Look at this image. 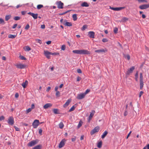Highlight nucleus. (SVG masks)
Instances as JSON below:
<instances>
[{
  "label": "nucleus",
  "mask_w": 149,
  "mask_h": 149,
  "mask_svg": "<svg viewBox=\"0 0 149 149\" xmlns=\"http://www.w3.org/2000/svg\"><path fill=\"white\" fill-rule=\"evenodd\" d=\"M40 122L39 120H35L32 123V126L34 128H36L39 125Z\"/></svg>",
  "instance_id": "1"
},
{
  "label": "nucleus",
  "mask_w": 149,
  "mask_h": 149,
  "mask_svg": "<svg viewBox=\"0 0 149 149\" xmlns=\"http://www.w3.org/2000/svg\"><path fill=\"white\" fill-rule=\"evenodd\" d=\"M56 4L57 6V7L59 9H63V3L61 1H57L56 2Z\"/></svg>",
  "instance_id": "2"
},
{
  "label": "nucleus",
  "mask_w": 149,
  "mask_h": 149,
  "mask_svg": "<svg viewBox=\"0 0 149 149\" xmlns=\"http://www.w3.org/2000/svg\"><path fill=\"white\" fill-rule=\"evenodd\" d=\"M91 53L89 51L86 49H81L80 54L90 55Z\"/></svg>",
  "instance_id": "3"
},
{
  "label": "nucleus",
  "mask_w": 149,
  "mask_h": 149,
  "mask_svg": "<svg viewBox=\"0 0 149 149\" xmlns=\"http://www.w3.org/2000/svg\"><path fill=\"white\" fill-rule=\"evenodd\" d=\"M139 8L141 10L146 9L149 8V3L148 4H144L139 6Z\"/></svg>",
  "instance_id": "4"
},
{
  "label": "nucleus",
  "mask_w": 149,
  "mask_h": 149,
  "mask_svg": "<svg viewBox=\"0 0 149 149\" xmlns=\"http://www.w3.org/2000/svg\"><path fill=\"white\" fill-rule=\"evenodd\" d=\"M99 130V128L98 127H96L94 128L90 132L91 134V135H93L96 132H98Z\"/></svg>",
  "instance_id": "5"
},
{
  "label": "nucleus",
  "mask_w": 149,
  "mask_h": 149,
  "mask_svg": "<svg viewBox=\"0 0 149 149\" xmlns=\"http://www.w3.org/2000/svg\"><path fill=\"white\" fill-rule=\"evenodd\" d=\"M37 142L36 140H33L29 142L27 144V146H28L31 147L37 144Z\"/></svg>",
  "instance_id": "6"
},
{
  "label": "nucleus",
  "mask_w": 149,
  "mask_h": 149,
  "mask_svg": "<svg viewBox=\"0 0 149 149\" xmlns=\"http://www.w3.org/2000/svg\"><path fill=\"white\" fill-rule=\"evenodd\" d=\"M8 123L9 125H11L14 124V119L13 117L10 116L9 117L8 120Z\"/></svg>",
  "instance_id": "7"
},
{
  "label": "nucleus",
  "mask_w": 149,
  "mask_h": 149,
  "mask_svg": "<svg viewBox=\"0 0 149 149\" xmlns=\"http://www.w3.org/2000/svg\"><path fill=\"white\" fill-rule=\"evenodd\" d=\"M65 141V139H63L60 142L58 145L59 148H61L64 146Z\"/></svg>",
  "instance_id": "8"
},
{
  "label": "nucleus",
  "mask_w": 149,
  "mask_h": 149,
  "mask_svg": "<svg viewBox=\"0 0 149 149\" xmlns=\"http://www.w3.org/2000/svg\"><path fill=\"white\" fill-rule=\"evenodd\" d=\"M107 51V49L106 48L104 49H98L95 51V52L98 53H100L101 52L105 53Z\"/></svg>",
  "instance_id": "9"
},
{
  "label": "nucleus",
  "mask_w": 149,
  "mask_h": 149,
  "mask_svg": "<svg viewBox=\"0 0 149 149\" xmlns=\"http://www.w3.org/2000/svg\"><path fill=\"white\" fill-rule=\"evenodd\" d=\"M28 14L31 16L35 19H36L38 18V15L37 13L35 14L30 12L28 13Z\"/></svg>",
  "instance_id": "10"
},
{
  "label": "nucleus",
  "mask_w": 149,
  "mask_h": 149,
  "mask_svg": "<svg viewBox=\"0 0 149 149\" xmlns=\"http://www.w3.org/2000/svg\"><path fill=\"white\" fill-rule=\"evenodd\" d=\"M85 95L84 93H80L77 95V98L79 100H81L84 98Z\"/></svg>",
  "instance_id": "11"
},
{
  "label": "nucleus",
  "mask_w": 149,
  "mask_h": 149,
  "mask_svg": "<svg viewBox=\"0 0 149 149\" xmlns=\"http://www.w3.org/2000/svg\"><path fill=\"white\" fill-rule=\"evenodd\" d=\"M63 24L65 26H70L72 25V23L67 22L66 19L64 21Z\"/></svg>",
  "instance_id": "12"
},
{
  "label": "nucleus",
  "mask_w": 149,
  "mask_h": 149,
  "mask_svg": "<svg viewBox=\"0 0 149 149\" xmlns=\"http://www.w3.org/2000/svg\"><path fill=\"white\" fill-rule=\"evenodd\" d=\"M135 69L134 66H132L127 72V74L129 75L130 73H132Z\"/></svg>",
  "instance_id": "13"
},
{
  "label": "nucleus",
  "mask_w": 149,
  "mask_h": 149,
  "mask_svg": "<svg viewBox=\"0 0 149 149\" xmlns=\"http://www.w3.org/2000/svg\"><path fill=\"white\" fill-rule=\"evenodd\" d=\"M95 113V111L94 110H92L91 112L90 113V115L89 116L88 120V121L89 122L91 120V119L92 118L93 116Z\"/></svg>",
  "instance_id": "14"
},
{
  "label": "nucleus",
  "mask_w": 149,
  "mask_h": 149,
  "mask_svg": "<svg viewBox=\"0 0 149 149\" xmlns=\"http://www.w3.org/2000/svg\"><path fill=\"white\" fill-rule=\"evenodd\" d=\"M44 54L45 56L48 58H50V55H51V52H50L48 51H44Z\"/></svg>",
  "instance_id": "15"
},
{
  "label": "nucleus",
  "mask_w": 149,
  "mask_h": 149,
  "mask_svg": "<svg viewBox=\"0 0 149 149\" xmlns=\"http://www.w3.org/2000/svg\"><path fill=\"white\" fill-rule=\"evenodd\" d=\"M95 33L93 31H89L88 32V36L91 38H94Z\"/></svg>",
  "instance_id": "16"
},
{
  "label": "nucleus",
  "mask_w": 149,
  "mask_h": 149,
  "mask_svg": "<svg viewBox=\"0 0 149 149\" xmlns=\"http://www.w3.org/2000/svg\"><path fill=\"white\" fill-rule=\"evenodd\" d=\"M26 67V65L24 64H19L17 65V68L21 69L24 68Z\"/></svg>",
  "instance_id": "17"
},
{
  "label": "nucleus",
  "mask_w": 149,
  "mask_h": 149,
  "mask_svg": "<svg viewBox=\"0 0 149 149\" xmlns=\"http://www.w3.org/2000/svg\"><path fill=\"white\" fill-rule=\"evenodd\" d=\"M52 104L51 103H47L43 106V108L44 109H47L48 108L52 107Z\"/></svg>",
  "instance_id": "18"
},
{
  "label": "nucleus",
  "mask_w": 149,
  "mask_h": 149,
  "mask_svg": "<svg viewBox=\"0 0 149 149\" xmlns=\"http://www.w3.org/2000/svg\"><path fill=\"white\" fill-rule=\"evenodd\" d=\"M128 20V18L126 17H123L119 21L120 22H125Z\"/></svg>",
  "instance_id": "19"
},
{
  "label": "nucleus",
  "mask_w": 149,
  "mask_h": 149,
  "mask_svg": "<svg viewBox=\"0 0 149 149\" xmlns=\"http://www.w3.org/2000/svg\"><path fill=\"white\" fill-rule=\"evenodd\" d=\"M71 101V100L70 99L68 100L66 103L63 105V107H65L68 106L70 102Z\"/></svg>",
  "instance_id": "20"
},
{
  "label": "nucleus",
  "mask_w": 149,
  "mask_h": 149,
  "mask_svg": "<svg viewBox=\"0 0 149 149\" xmlns=\"http://www.w3.org/2000/svg\"><path fill=\"white\" fill-rule=\"evenodd\" d=\"M28 81L27 80H26L25 82H23L21 85L24 88H25L26 86L28 85Z\"/></svg>",
  "instance_id": "21"
},
{
  "label": "nucleus",
  "mask_w": 149,
  "mask_h": 149,
  "mask_svg": "<svg viewBox=\"0 0 149 149\" xmlns=\"http://www.w3.org/2000/svg\"><path fill=\"white\" fill-rule=\"evenodd\" d=\"M81 6L82 7H88L89 6V5L86 2H84L82 3L81 4Z\"/></svg>",
  "instance_id": "22"
},
{
  "label": "nucleus",
  "mask_w": 149,
  "mask_h": 149,
  "mask_svg": "<svg viewBox=\"0 0 149 149\" xmlns=\"http://www.w3.org/2000/svg\"><path fill=\"white\" fill-rule=\"evenodd\" d=\"M24 49L26 51H29L31 50V48L28 46L24 47Z\"/></svg>",
  "instance_id": "23"
},
{
  "label": "nucleus",
  "mask_w": 149,
  "mask_h": 149,
  "mask_svg": "<svg viewBox=\"0 0 149 149\" xmlns=\"http://www.w3.org/2000/svg\"><path fill=\"white\" fill-rule=\"evenodd\" d=\"M108 133V132L107 131H105L103 133V134L102 136V139H104L105 138V137L106 136L107 134Z\"/></svg>",
  "instance_id": "24"
},
{
  "label": "nucleus",
  "mask_w": 149,
  "mask_h": 149,
  "mask_svg": "<svg viewBox=\"0 0 149 149\" xmlns=\"http://www.w3.org/2000/svg\"><path fill=\"white\" fill-rule=\"evenodd\" d=\"M53 111L54 113L55 114H59L58 110L57 109H54L53 110Z\"/></svg>",
  "instance_id": "25"
},
{
  "label": "nucleus",
  "mask_w": 149,
  "mask_h": 149,
  "mask_svg": "<svg viewBox=\"0 0 149 149\" xmlns=\"http://www.w3.org/2000/svg\"><path fill=\"white\" fill-rule=\"evenodd\" d=\"M72 52L74 53L80 54V50H74Z\"/></svg>",
  "instance_id": "26"
},
{
  "label": "nucleus",
  "mask_w": 149,
  "mask_h": 149,
  "mask_svg": "<svg viewBox=\"0 0 149 149\" xmlns=\"http://www.w3.org/2000/svg\"><path fill=\"white\" fill-rule=\"evenodd\" d=\"M41 145H39L33 148L32 149H41Z\"/></svg>",
  "instance_id": "27"
},
{
  "label": "nucleus",
  "mask_w": 149,
  "mask_h": 149,
  "mask_svg": "<svg viewBox=\"0 0 149 149\" xmlns=\"http://www.w3.org/2000/svg\"><path fill=\"white\" fill-rule=\"evenodd\" d=\"M102 145V142L101 141H100L97 143V147L99 148H101Z\"/></svg>",
  "instance_id": "28"
},
{
  "label": "nucleus",
  "mask_w": 149,
  "mask_h": 149,
  "mask_svg": "<svg viewBox=\"0 0 149 149\" xmlns=\"http://www.w3.org/2000/svg\"><path fill=\"white\" fill-rule=\"evenodd\" d=\"M83 123V122L81 120H80L79 122L78 125L77 126V128L78 129L81 126Z\"/></svg>",
  "instance_id": "29"
},
{
  "label": "nucleus",
  "mask_w": 149,
  "mask_h": 149,
  "mask_svg": "<svg viewBox=\"0 0 149 149\" xmlns=\"http://www.w3.org/2000/svg\"><path fill=\"white\" fill-rule=\"evenodd\" d=\"M140 89H141L143 87V80L140 81Z\"/></svg>",
  "instance_id": "30"
},
{
  "label": "nucleus",
  "mask_w": 149,
  "mask_h": 149,
  "mask_svg": "<svg viewBox=\"0 0 149 149\" xmlns=\"http://www.w3.org/2000/svg\"><path fill=\"white\" fill-rule=\"evenodd\" d=\"M16 35H13L12 34H10L8 36V37L9 38H14L16 37Z\"/></svg>",
  "instance_id": "31"
},
{
  "label": "nucleus",
  "mask_w": 149,
  "mask_h": 149,
  "mask_svg": "<svg viewBox=\"0 0 149 149\" xmlns=\"http://www.w3.org/2000/svg\"><path fill=\"white\" fill-rule=\"evenodd\" d=\"M59 127L62 129L64 127V125L62 122H61L58 125Z\"/></svg>",
  "instance_id": "32"
},
{
  "label": "nucleus",
  "mask_w": 149,
  "mask_h": 149,
  "mask_svg": "<svg viewBox=\"0 0 149 149\" xmlns=\"http://www.w3.org/2000/svg\"><path fill=\"white\" fill-rule=\"evenodd\" d=\"M75 105H73L69 110V112H71L72 111H74L75 109L76 106H75Z\"/></svg>",
  "instance_id": "33"
},
{
  "label": "nucleus",
  "mask_w": 149,
  "mask_h": 149,
  "mask_svg": "<svg viewBox=\"0 0 149 149\" xmlns=\"http://www.w3.org/2000/svg\"><path fill=\"white\" fill-rule=\"evenodd\" d=\"M77 15L76 14H74L72 15V18L74 21H76L77 19Z\"/></svg>",
  "instance_id": "34"
},
{
  "label": "nucleus",
  "mask_w": 149,
  "mask_h": 149,
  "mask_svg": "<svg viewBox=\"0 0 149 149\" xmlns=\"http://www.w3.org/2000/svg\"><path fill=\"white\" fill-rule=\"evenodd\" d=\"M124 7H116V11H119L122 10L124 8Z\"/></svg>",
  "instance_id": "35"
},
{
  "label": "nucleus",
  "mask_w": 149,
  "mask_h": 149,
  "mask_svg": "<svg viewBox=\"0 0 149 149\" xmlns=\"http://www.w3.org/2000/svg\"><path fill=\"white\" fill-rule=\"evenodd\" d=\"M11 17V16L10 15H6L5 17V20L6 21H7Z\"/></svg>",
  "instance_id": "36"
},
{
  "label": "nucleus",
  "mask_w": 149,
  "mask_h": 149,
  "mask_svg": "<svg viewBox=\"0 0 149 149\" xmlns=\"http://www.w3.org/2000/svg\"><path fill=\"white\" fill-rule=\"evenodd\" d=\"M43 5L41 4L38 5L37 6V8L39 10L41 9V8L43 7Z\"/></svg>",
  "instance_id": "37"
},
{
  "label": "nucleus",
  "mask_w": 149,
  "mask_h": 149,
  "mask_svg": "<svg viewBox=\"0 0 149 149\" xmlns=\"http://www.w3.org/2000/svg\"><path fill=\"white\" fill-rule=\"evenodd\" d=\"M56 96L57 97H59L60 96V93L59 91L56 92Z\"/></svg>",
  "instance_id": "38"
},
{
  "label": "nucleus",
  "mask_w": 149,
  "mask_h": 149,
  "mask_svg": "<svg viewBox=\"0 0 149 149\" xmlns=\"http://www.w3.org/2000/svg\"><path fill=\"white\" fill-rule=\"evenodd\" d=\"M20 17L19 16H15V17L13 18V19L15 20H18L20 19Z\"/></svg>",
  "instance_id": "39"
},
{
  "label": "nucleus",
  "mask_w": 149,
  "mask_h": 149,
  "mask_svg": "<svg viewBox=\"0 0 149 149\" xmlns=\"http://www.w3.org/2000/svg\"><path fill=\"white\" fill-rule=\"evenodd\" d=\"M87 27V26L86 25H84L82 28L81 30L82 31H84Z\"/></svg>",
  "instance_id": "40"
},
{
  "label": "nucleus",
  "mask_w": 149,
  "mask_h": 149,
  "mask_svg": "<svg viewBox=\"0 0 149 149\" xmlns=\"http://www.w3.org/2000/svg\"><path fill=\"white\" fill-rule=\"evenodd\" d=\"M139 3H147V1L146 0H137Z\"/></svg>",
  "instance_id": "41"
},
{
  "label": "nucleus",
  "mask_w": 149,
  "mask_h": 149,
  "mask_svg": "<svg viewBox=\"0 0 149 149\" xmlns=\"http://www.w3.org/2000/svg\"><path fill=\"white\" fill-rule=\"evenodd\" d=\"M140 81L143 80L142 73H140Z\"/></svg>",
  "instance_id": "42"
},
{
  "label": "nucleus",
  "mask_w": 149,
  "mask_h": 149,
  "mask_svg": "<svg viewBox=\"0 0 149 149\" xmlns=\"http://www.w3.org/2000/svg\"><path fill=\"white\" fill-rule=\"evenodd\" d=\"M19 57L20 59L22 60H26V58L23 56H20Z\"/></svg>",
  "instance_id": "43"
},
{
  "label": "nucleus",
  "mask_w": 149,
  "mask_h": 149,
  "mask_svg": "<svg viewBox=\"0 0 149 149\" xmlns=\"http://www.w3.org/2000/svg\"><path fill=\"white\" fill-rule=\"evenodd\" d=\"M65 48H66L65 45H63L62 46L61 49V50H64L65 49Z\"/></svg>",
  "instance_id": "44"
},
{
  "label": "nucleus",
  "mask_w": 149,
  "mask_h": 149,
  "mask_svg": "<svg viewBox=\"0 0 149 149\" xmlns=\"http://www.w3.org/2000/svg\"><path fill=\"white\" fill-rule=\"evenodd\" d=\"M32 108H29L26 110V113L27 114L32 110Z\"/></svg>",
  "instance_id": "45"
},
{
  "label": "nucleus",
  "mask_w": 149,
  "mask_h": 149,
  "mask_svg": "<svg viewBox=\"0 0 149 149\" xmlns=\"http://www.w3.org/2000/svg\"><path fill=\"white\" fill-rule=\"evenodd\" d=\"M90 90L89 89H87L86 90L85 92L84 93H83L86 95V94H87L88 93L90 92Z\"/></svg>",
  "instance_id": "46"
},
{
  "label": "nucleus",
  "mask_w": 149,
  "mask_h": 149,
  "mask_svg": "<svg viewBox=\"0 0 149 149\" xmlns=\"http://www.w3.org/2000/svg\"><path fill=\"white\" fill-rule=\"evenodd\" d=\"M30 27V26L29 24H27L25 28V29L26 30H28Z\"/></svg>",
  "instance_id": "47"
},
{
  "label": "nucleus",
  "mask_w": 149,
  "mask_h": 149,
  "mask_svg": "<svg viewBox=\"0 0 149 149\" xmlns=\"http://www.w3.org/2000/svg\"><path fill=\"white\" fill-rule=\"evenodd\" d=\"M118 31V29L116 27L115 28L113 31L114 33H117Z\"/></svg>",
  "instance_id": "48"
},
{
  "label": "nucleus",
  "mask_w": 149,
  "mask_h": 149,
  "mask_svg": "<svg viewBox=\"0 0 149 149\" xmlns=\"http://www.w3.org/2000/svg\"><path fill=\"white\" fill-rule=\"evenodd\" d=\"M108 40L106 38H103L102 40V41L103 42H106L108 41Z\"/></svg>",
  "instance_id": "49"
},
{
  "label": "nucleus",
  "mask_w": 149,
  "mask_h": 149,
  "mask_svg": "<svg viewBox=\"0 0 149 149\" xmlns=\"http://www.w3.org/2000/svg\"><path fill=\"white\" fill-rule=\"evenodd\" d=\"M77 72L78 73H82V71L80 69H78L77 70Z\"/></svg>",
  "instance_id": "50"
},
{
  "label": "nucleus",
  "mask_w": 149,
  "mask_h": 149,
  "mask_svg": "<svg viewBox=\"0 0 149 149\" xmlns=\"http://www.w3.org/2000/svg\"><path fill=\"white\" fill-rule=\"evenodd\" d=\"M143 92L142 91H141L140 92L139 94V97L140 98L142 95L143 94Z\"/></svg>",
  "instance_id": "51"
},
{
  "label": "nucleus",
  "mask_w": 149,
  "mask_h": 149,
  "mask_svg": "<svg viewBox=\"0 0 149 149\" xmlns=\"http://www.w3.org/2000/svg\"><path fill=\"white\" fill-rule=\"evenodd\" d=\"M42 130L41 129H40L39 130V134L41 135H42Z\"/></svg>",
  "instance_id": "52"
},
{
  "label": "nucleus",
  "mask_w": 149,
  "mask_h": 149,
  "mask_svg": "<svg viewBox=\"0 0 149 149\" xmlns=\"http://www.w3.org/2000/svg\"><path fill=\"white\" fill-rule=\"evenodd\" d=\"M4 118H5L3 116H1V117H0V121L2 120H4Z\"/></svg>",
  "instance_id": "53"
},
{
  "label": "nucleus",
  "mask_w": 149,
  "mask_h": 149,
  "mask_svg": "<svg viewBox=\"0 0 149 149\" xmlns=\"http://www.w3.org/2000/svg\"><path fill=\"white\" fill-rule=\"evenodd\" d=\"M68 11H66L65 12L63 13H60L59 14V15H63L67 13H68Z\"/></svg>",
  "instance_id": "54"
},
{
  "label": "nucleus",
  "mask_w": 149,
  "mask_h": 149,
  "mask_svg": "<svg viewBox=\"0 0 149 149\" xmlns=\"http://www.w3.org/2000/svg\"><path fill=\"white\" fill-rule=\"evenodd\" d=\"M36 41L37 42H38L40 43V44L42 43V41L40 39H37L36 40Z\"/></svg>",
  "instance_id": "55"
},
{
  "label": "nucleus",
  "mask_w": 149,
  "mask_h": 149,
  "mask_svg": "<svg viewBox=\"0 0 149 149\" xmlns=\"http://www.w3.org/2000/svg\"><path fill=\"white\" fill-rule=\"evenodd\" d=\"M19 94L18 93H16L15 94V97L16 98H18L19 97Z\"/></svg>",
  "instance_id": "56"
},
{
  "label": "nucleus",
  "mask_w": 149,
  "mask_h": 149,
  "mask_svg": "<svg viewBox=\"0 0 149 149\" xmlns=\"http://www.w3.org/2000/svg\"><path fill=\"white\" fill-rule=\"evenodd\" d=\"M17 24H15L12 27L13 29H15L17 26Z\"/></svg>",
  "instance_id": "57"
},
{
  "label": "nucleus",
  "mask_w": 149,
  "mask_h": 149,
  "mask_svg": "<svg viewBox=\"0 0 149 149\" xmlns=\"http://www.w3.org/2000/svg\"><path fill=\"white\" fill-rule=\"evenodd\" d=\"M81 79V77H79V76H78L77 78V81H80Z\"/></svg>",
  "instance_id": "58"
},
{
  "label": "nucleus",
  "mask_w": 149,
  "mask_h": 149,
  "mask_svg": "<svg viewBox=\"0 0 149 149\" xmlns=\"http://www.w3.org/2000/svg\"><path fill=\"white\" fill-rule=\"evenodd\" d=\"M76 139V137H74V138H72L71 139V140L72 141L74 142L75 141Z\"/></svg>",
  "instance_id": "59"
},
{
  "label": "nucleus",
  "mask_w": 149,
  "mask_h": 149,
  "mask_svg": "<svg viewBox=\"0 0 149 149\" xmlns=\"http://www.w3.org/2000/svg\"><path fill=\"white\" fill-rule=\"evenodd\" d=\"M126 57L128 60H130V56L129 55H127L126 56Z\"/></svg>",
  "instance_id": "60"
},
{
  "label": "nucleus",
  "mask_w": 149,
  "mask_h": 149,
  "mask_svg": "<svg viewBox=\"0 0 149 149\" xmlns=\"http://www.w3.org/2000/svg\"><path fill=\"white\" fill-rule=\"evenodd\" d=\"M41 28L42 29H44L45 28V25H42L41 26Z\"/></svg>",
  "instance_id": "61"
},
{
  "label": "nucleus",
  "mask_w": 149,
  "mask_h": 149,
  "mask_svg": "<svg viewBox=\"0 0 149 149\" xmlns=\"http://www.w3.org/2000/svg\"><path fill=\"white\" fill-rule=\"evenodd\" d=\"M51 41H48L46 42V43L48 45H50L51 43Z\"/></svg>",
  "instance_id": "62"
},
{
  "label": "nucleus",
  "mask_w": 149,
  "mask_h": 149,
  "mask_svg": "<svg viewBox=\"0 0 149 149\" xmlns=\"http://www.w3.org/2000/svg\"><path fill=\"white\" fill-rule=\"evenodd\" d=\"M127 114V111H125V112L124 113V115L125 116H126Z\"/></svg>",
  "instance_id": "63"
},
{
  "label": "nucleus",
  "mask_w": 149,
  "mask_h": 149,
  "mask_svg": "<svg viewBox=\"0 0 149 149\" xmlns=\"http://www.w3.org/2000/svg\"><path fill=\"white\" fill-rule=\"evenodd\" d=\"M145 47L146 50H147V51H148V52H149V48L148 47H147V46H145Z\"/></svg>",
  "instance_id": "64"
}]
</instances>
